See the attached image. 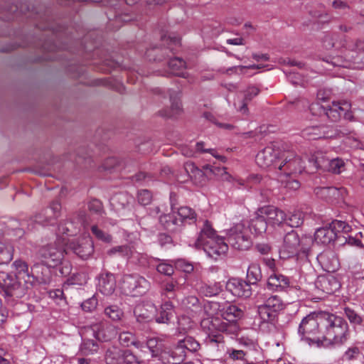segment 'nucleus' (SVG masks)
Listing matches in <instances>:
<instances>
[{"label":"nucleus","mask_w":364,"mask_h":364,"mask_svg":"<svg viewBox=\"0 0 364 364\" xmlns=\"http://www.w3.org/2000/svg\"><path fill=\"white\" fill-rule=\"evenodd\" d=\"M156 310V307L153 304H139L135 306L134 314L137 321L140 323L148 322L154 318Z\"/></svg>","instance_id":"24"},{"label":"nucleus","mask_w":364,"mask_h":364,"mask_svg":"<svg viewBox=\"0 0 364 364\" xmlns=\"http://www.w3.org/2000/svg\"><path fill=\"white\" fill-rule=\"evenodd\" d=\"M259 214L264 216L267 225L272 227H280L286 221L284 211L272 205H265L259 208Z\"/></svg>","instance_id":"18"},{"label":"nucleus","mask_w":364,"mask_h":364,"mask_svg":"<svg viewBox=\"0 0 364 364\" xmlns=\"http://www.w3.org/2000/svg\"><path fill=\"white\" fill-rule=\"evenodd\" d=\"M151 261V259L146 254L138 252L134 250L129 262L141 267H146L150 265Z\"/></svg>","instance_id":"56"},{"label":"nucleus","mask_w":364,"mask_h":364,"mask_svg":"<svg viewBox=\"0 0 364 364\" xmlns=\"http://www.w3.org/2000/svg\"><path fill=\"white\" fill-rule=\"evenodd\" d=\"M67 241L65 237L57 238L53 244H49L40 250L42 262L48 267H55L60 264L64 253H67Z\"/></svg>","instance_id":"8"},{"label":"nucleus","mask_w":364,"mask_h":364,"mask_svg":"<svg viewBox=\"0 0 364 364\" xmlns=\"http://www.w3.org/2000/svg\"><path fill=\"white\" fill-rule=\"evenodd\" d=\"M39 28L42 30H50L52 31V33L55 36V40L59 41V35L60 33L63 32L65 28L63 26L60 25H55L53 23H48L46 26H39Z\"/></svg>","instance_id":"63"},{"label":"nucleus","mask_w":364,"mask_h":364,"mask_svg":"<svg viewBox=\"0 0 364 364\" xmlns=\"http://www.w3.org/2000/svg\"><path fill=\"white\" fill-rule=\"evenodd\" d=\"M91 232L92 235L98 240L105 243H109L112 240L111 235L103 231L96 225H92Z\"/></svg>","instance_id":"59"},{"label":"nucleus","mask_w":364,"mask_h":364,"mask_svg":"<svg viewBox=\"0 0 364 364\" xmlns=\"http://www.w3.org/2000/svg\"><path fill=\"white\" fill-rule=\"evenodd\" d=\"M259 92V90L256 87H248L244 93L242 101L235 102V107L242 114H246L248 111L247 103L250 102Z\"/></svg>","instance_id":"31"},{"label":"nucleus","mask_w":364,"mask_h":364,"mask_svg":"<svg viewBox=\"0 0 364 364\" xmlns=\"http://www.w3.org/2000/svg\"><path fill=\"white\" fill-rule=\"evenodd\" d=\"M317 259L323 269L328 272H334L338 269L340 263L336 254L333 251H324L319 254Z\"/></svg>","instance_id":"23"},{"label":"nucleus","mask_w":364,"mask_h":364,"mask_svg":"<svg viewBox=\"0 0 364 364\" xmlns=\"http://www.w3.org/2000/svg\"><path fill=\"white\" fill-rule=\"evenodd\" d=\"M181 154L187 157H193L197 152L210 153L214 157L225 161V157L216 154V151L213 149H204V143L203 141L197 142L195 149L190 148L188 146H184L181 149Z\"/></svg>","instance_id":"28"},{"label":"nucleus","mask_w":364,"mask_h":364,"mask_svg":"<svg viewBox=\"0 0 364 364\" xmlns=\"http://www.w3.org/2000/svg\"><path fill=\"white\" fill-rule=\"evenodd\" d=\"M116 288L114 275L109 272H102L98 278L97 289L104 295H112Z\"/></svg>","instance_id":"21"},{"label":"nucleus","mask_w":364,"mask_h":364,"mask_svg":"<svg viewBox=\"0 0 364 364\" xmlns=\"http://www.w3.org/2000/svg\"><path fill=\"white\" fill-rule=\"evenodd\" d=\"M328 129V127L326 126H311L304 129L301 134L308 140L332 137L333 134H330Z\"/></svg>","instance_id":"25"},{"label":"nucleus","mask_w":364,"mask_h":364,"mask_svg":"<svg viewBox=\"0 0 364 364\" xmlns=\"http://www.w3.org/2000/svg\"><path fill=\"white\" fill-rule=\"evenodd\" d=\"M338 35L336 33L326 34L323 38V46L326 50H330L333 48L338 49L346 46V40L338 41Z\"/></svg>","instance_id":"39"},{"label":"nucleus","mask_w":364,"mask_h":364,"mask_svg":"<svg viewBox=\"0 0 364 364\" xmlns=\"http://www.w3.org/2000/svg\"><path fill=\"white\" fill-rule=\"evenodd\" d=\"M243 316V311L237 306L230 305L229 306L225 311L223 314L222 318H224L225 321L228 320V321L236 322L237 318H240Z\"/></svg>","instance_id":"50"},{"label":"nucleus","mask_w":364,"mask_h":364,"mask_svg":"<svg viewBox=\"0 0 364 364\" xmlns=\"http://www.w3.org/2000/svg\"><path fill=\"white\" fill-rule=\"evenodd\" d=\"M312 244L313 239L311 237H299L295 230H291L284 236L279 247V257L287 259L299 254L306 255Z\"/></svg>","instance_id":"4"},{"label":"nucleus","mask_w":364,"mask_h":364,"mask_svg":"<svg viewBox=\"0 0 364 364\" xmlns=\"http://www.w3.org/2000/svg\"><path fill=\"white\" fill-rule=\"evenodd\" d=\"M257 312L262 323H267L274 324L276 321L277 313L273 311L269 308H267L265 306L260 305L258 306Z\"/></svg>","instance_id":"43"},{"label":"nucleus","mask_w":364,"mask_h":364,"mask_svg":"<svg viewBox=\"0 0 364 364\" xmlns=\"http://www.w3.org/2000/svg\"><path fill=\"white\" fill-rule=\"evenodd\" d=\"M284 73L289 81L293 85L304 86L305 82H308L306 75L298 70H287Z\"/></svg>","instance_id":"40"},{"label":"nucleus","mask_w":364,"mask_h":364,"mask_svg":"<svg viewBox=\"0 0 364 364\" xmlns=\"http://www.w3.org/2000/svg\"><path fill=\"white\" fill-rule=\"evenodd\" d=\"M263 305L267 308H269L275 313L279 312L284 308V304L281 298L277 295L269 297Z\"/></svg>","instance_id":"55"},{"label":"nucleus","mask_w":364,"mask_h":364,"mask_svg":"<svg viewBox=\"0 0 364 364\" xmlns=\"http://www.w3.org/2000/svg\"><path fill=\"white\" fill-rule=\"evenodd\" d=\"M12 267L14 269V278L20 281V286L23 285L25 288H28L34 281V277L29 273L28 267L26 262L18 259L16 260Z\"/></svg>","instance_id":"20"},{"label":"nucleus","mask_w":364,"mask_h":364,"mask_svg":"<svg viewBox=\"0 0 364 364\" xmlns=\"http://www.w3.org/2000/svg\"><path fill=\"white\" fill-rule=\"evenodd\" d=\"M174 306L171 301L164 302L160 308V311L156 316V321L159 323H168L173 317Z\"/></svg>","instance_id":"33"},{"label":"nucleus","mask_w":364,"mask_h":364,"mask_svg":"<svg viewBox=\"0 0 364 364\" xmlns=\"http://www.w3.org/2000/svg\"><path fill=\"white\" fill-rule=\"evenodd\" d=\"M161 40L163 42H166L168 46L171 45L177 46L181 43V38L179 36H171L162 35ZM169 47L165 48L162 46H153L149 48L146 51V58L149 61H161L162 60L165 55L168 53V50H171Z\"/></svg>","instance_id":"13"},{"label":"nucleus","mask_w":364,"mask_h":364,"mask_svg":"<svg viewBox=\"0 0 364 364\" xmlns=\"http://www.w3.org/2000/svg\"><path fill=\"white\" fill-rule=\"evenodd\" d=\"M267 288L273 291H283L291 287L289 279L277 272L269 275L267 280Z\"/></svg>","instance_id":"22"},{"label":"nucleus","mask_w":364,"mask_h":364,"mask_svg":"<svg viewBox=\"0 0 364 364\" xmlns=\"http://www.w3.org/2000/svg\"><path fill=\"white\" fill-rule=\"evenodd\" d=\"M20 287V281L14 278V275L5 272H0V287L7 294L12 295L13 291Z\"/></svg>","instance_id":"27"},{"label":"nucleus","mask_w":364,"mask_h":364,"mask_svg":"<svg viewBox=\"0 0 364 364\" xmlns=\"http://www.w3.org/2000/svg\"><path fill=\"white\" fill-rule=\"evenodd\" d=\"M122 364H145L140 361L130 350H124Z\"/></svg>","instance_id":"64"},{"label":"nucleus","mask_w":364,"mask_h":364,"mask_svg":"<svg viewBox=\"0 0 364 364\" xmlns=\"http://www.w3.org/2000/svg\"><path fill=\"white\" fill-rule=\"evenodd\" d=\"M99 345L93 339L84 338L80 347V350L82 355H89L97 353Z\"/></svg>","instance_id":"41"},{"label":"nucleus","mask_w":364,"mask_h":364,"mask_svg":"<svg viewBox=\"0 0 364 364\" xmlns=\"http://www.w3.org/2000/svg\"><path fill=\"white\" fill-rule=\"evenodd\" d=\"M177 213L183 225L185 222L188 221L189 223H194L196 220V214L195 211L189 207H181L178 209Z\"/></svg>","instance_id":"49"},{"label":"nucleus","mask_w":364,"mask_h":364,"mask_svg":"<svg viewBox=\"0 0 364 364\" xmlns=\"http://www.w3.org/2000/svg\"><path fill=\"white\" fill-rule=\"evenodd\" d=\"M226 289L238 297L249 298L252 295L251 284L238 278H231L226 283Z\"/></svg>","instance_id":"19"},{"label":"nucleus","mask_w":364,"mask_h":364,"mask_svg":"<svg viewBox=\"0 0 364 364\" xmlns=\"http://www.w3.org/2000/svg\"><path fill=\"white\" fill-rule=\"evenodd\" d=\"M161 225L167 230L176 232L181 231L183 225L181 220L173 214H163L159 217Z\"/></svg>","instance_id":"29"},{"label":"nucleus","mask_w":364,"mask_h":364,"mask_svg":"<svg viewBox=\"0 0 364 364\" xmlns=\"http://www.w3.org/2000/svg\"><path fill=\"white\" fill-rule=\"evenodd\" d=\"M200 292L205 296H213L218 295L220 291V285L218 283L202 284L199 288Z\"/></svg>","instance_id":"53"},{"label":"nucleus","mask_w":364,"mask_h":364,"mask_svg":"<svg viewBox=\"0 0 364 364\" xmlns=\"http://www.w3.org/2000/svg\"><path fill=\"white\" fill-rule=\"evenodd\" d=\"M220 305L217 302L207 301L202 306L201 314L207 316L200 321L203 331L208 334L210 345H223L224 340L221 333L227 335H236L239 331L235 322L225 321L224 318L215 316L219 311Z\"/></svg>","instance_id":"1"},{"label":"nucleus","mask_w":364,"mask_h":364,"mask_svg":"<svg viewBox=\"0 0 364 364\" xmlns=\"http://www.w3.org/2000/svg\"><path fill=\"white\" fill-rule=\"evenodd\" d=\"M68 251H73L82 259H87L94 252V242L89 236L67 242Z\"/></svg>","instance_id":"15"},{"label":"nucleus","mask_w":364,"mask_h":364,"mask_svg":"<svg viewBox=\"0 0 364 364\" xmlns=\"http://www.w3.org/2000/svg\"><path fill=\"white\" fill-rule=\"evenodd\" d=\"M278 170L284 177H296L304 170V161L291 150H284L277 161Z\"/></svg>","instance_id":"6"},{"label":"nucleus","mask_w":364,"mask_h":364,"mask_svg":"<svg viewBox=\"0 0 364 364\" xmlns=\"http://www.w3.org/2000/svg\"><path fill=\"white\" fill-rule=\"evenodd\" d=\"M322 316L323 311L307 315L301 320L298 328V333L302 339L318 346H321Z\"/></svg>","instance_id":"5"},{"label":"nucleus","mask_w":364,"mask_h":364,"mask_svg":"<svg viewBox=\"0 0 364 364\" xmlns=\"http://www.w3.org/2000/svg\"><path fill=\"white\" fill-rule=\"evenodd\" d=\"M170 101H171V109L168 113L164 114V115L167 117H172L176 114H178L181 110V102L180 100L179 93L177 92H174L173 93L170 94Z\"/></svg>","instance_id":"45"},{"label":"nucleus","mask_w":364,"mask_h":364,"mask_svg":"<svg viewBox=\"0 0 364 364\" xmlns=\"http://www.w3.org/2000/svg\"><path fill=\"white\" fill-rule=\"evenodd\" d=\"M262 279L260 266L258 264H251L247 272V279L250 284H255Z\"/></svg>","instance_id":"46"},{"label":"nucleus","mask_w":364,"mask_h":364,"mask_svg":"<svg viewBox=\"0 0 364 364\" xmlns=\"http://www.w3.org/2000/svg\"><path fill=\"white\" fill-rule=\"evenodd\" d=\"M85 331L87 333H90L96 340L101 342L111 341L115 338L117 333L114 326L103 323L92 324L86 328Z\"/></svg>","instance_id":"17"},{"label":"nucleus","mask_w":364,"mask_h":364,"mask_svg":"<svg viewBox=\"0 0 364 364\" xmlns=\"http://www.w3.org/2000/svg\"><path fill=\"white\" fill-rule=\"evenodd\" d=\"M159 356L164 364H178L183 360L186 354L181 350H178L176 346L174 350L161 351Z\"/></svg>","instance_id":"30"},{"label":"nucleus","mask_w":364,"mask_h":364,"mask_svg":"<svg viewBox=\"0 0 364 364\" xmlns=\"http://www.w3.org/2000/svg\"><path fill=\"white\" fill-rule=\"evenodd\" d=\"M80 43L78 41H74L72 43V46H67L65 44H62L60 46H57L56 42L54 40H46L42 44V49L45 52L53 53L56 52L59 50H65L69 49L70 52L73 53L76 50L75 48H73V46L78 45Z\"/></svg>","instance_id":"36"},{"label":"nucleus","mask_w":364,"mask_h":364,"mask_svg":"<svg viewBox=\"0 0 364 364\" xmlns=\"http://www.w3.org/2000/svg\"><path fill=\"white\" fill-rule=\"evenodd\" d=\"M184 168L191 181L199 186H203L206 183L209 177L208 173L220 175L225 180L230 178V175L224 167L216 168L210 165H205L203 166V169H200L193 162L187 161L184 164Z\"/></svg>","instance_id":"7"},{"label":"nucleus","mask_w":364,"mask_h":364,"mask_svg":"<svg viewBox=\"0 0 364 364\" xmlns=\"http://www.w3.org/2000/svg\"><path fill=\"white\" fill-rule=\"evenodd\" d=\"M105 315L112 321H118L123 316L122 310L117 305H111L105 309Z\"/></svg>","instance_id":"58"},{"label":"nucleus","mask_w":364,"mask_h":364,"mask_svg":"<svg viewBox=\"0 0 364 364\" xmlns=\"http://www.w3.org/2000/svg\"><path fill=\"white\" fill-rule=\"evenodd\" d=\"M336 239V235L330 227L318 228L314 234V240L317 243L328 245Z\"/></svg>","instance_id":"32"},{"label":"nucleus","mask_w":364,"mask_h":364,"mask_svg":"<svg viewBox=\"0 0 364 364\" xmlns=\"http://www.w3.org/2000/svg\"><path fill=\"white\" fill-rule=\"evenodd\" d=\"M13 247L0 242V264L9 262L13 258Z\"/></svg>","instance_id":"57"},{"label":"nucleus","mask_w":364,"mask_h":364,"mask_svg":"<svg viewBox=\"0 0 364 364\" xmlns=\"http://www.w3.org/2000/svg\"><path fill=\"white\" fill-rule=\"evenodd\" d=\"M120 343L124 346L129 347L134 346L136 348H142L144 345L143 343L136 340L135 336L130 332H122L119 336Z\"/></svg>","instance_id":"42"},{"label":"nucleus","mask_w":364,"mask_h":364,"mask_svg":"<svg viewBox=\"0 0 364 364\" xmlns=\"http://www.w3.org/2000/svg\"><path fill=\"white\" fill-rule=\"evenodd\" d=\"M3 10L6 14L5 19L6 21L13 20L16 17H17L19 14H23L25 12L24 6H23V5H21V6H19L18 4H7L3 8Z\"/></svg>","instance_id":"47"},{"label":"nucleus","mask_w":364,"mask_h":364,"mask_svg":"<svg viewBox=\"0 0 364 364\" xmlns=\"http://www.w3.org/2000/svg\"><path fill=\"white\" fill-rule=\"evenodd\" d=\"M181 306L186 310H189L196 315L200 316L202 311V305L198 297L195 296H188L185 297L181 302Z\"/></svg>","instance_id":"35"},{"label":"nucleus","mask_w":364,"mask_h":364,"mask_svg":"<svg viewBox=\"0 0 364 364\" xmlns=\"http://www.w3.org/2000/svg\"><path fill=\"white\" fill-rule=\"evenodd\" d=\"M304 222V213L300 210H294L287 215V219L284 223L288 224L291 228H298L302 225Z\"/></svg>","instance_id":"51"},{"label":"nucleus","mask_w":364,"mask_h":364,"mask_svg":"<svg viewBox=\"0 0 364 364\" xmlns=\"http://www.w3.org/2000/svg\"><path fill=\"white\" fill-rule=\"evenodd\" d=\"M351 104L348 101H333L332 105L328 107H326L324 114L332 122H337L342 115L346 119L353 120V115L350 111Z\"/></svg>","instance_id":"14"},{"label":"nucleus","mask_w":364,"mask_h":364,"mask_svg":"<svg viewBox=\"0 0 364 364\" xmlns=\"http://www.w3.org/2000/svg\"><path fill=\"white\" fill-rule=\"evenodd\" d=\"M195 247L197 249H203L210 257L214 259L225 255L228 250V245L224 238L216 234L208 220L204 222L203 227L195 242Z\"/></svg>","instance_id":"3"},{"label":"nucleus","mask_w":364,"mask_h":364,"mask_svg":"<svg viewBox=\"0 0 364 364\" xmlns=\"http://www.w3.org/2000/svg\"><path fill=\"white\" fill-rule=\"evenodd\" d=\"M282 151L275 149L272 146H268L260 151L256 156V162L261 168H266L274 166L277 168V161Z\"/></svg>","instance_id":"16"},{"label":"nucleus","mask_w":364,"mask_h":364,"mask_svg":"<svg viewBox=\"0 0 364 364\" xmlns=\"http://www.w3.org/2000/svg\"><path fill=\"white\" fill-rule=\"evenodd\" d=\"M120 285L122 292L132 296L143 295L150 287L149 281L137 274H124Z\"/></svg>","instance_id":"10"},{"label":"nucleus","mask_w":364,"mask_h":364,"mask_svg":"<svg viewBox=\"0 0 364 364\" xmlns=\"http://www.w3.org/2000/svg\"><path fill=\"white\" fill-rule=\"evenodd\" d=\"M344 313L349 321L354 325H361L363 319L361 316L350 307H345Z\"/></svg>","instance_id":"60"},{"label":"nucleus","mask_w":364,"mask_h":364,"mask_svg":"<svg viewBox=\"0 0 364 364\" xmlns=\"http://www.w3.org/2000/svg\"><path fill=\"white\" fill-rule=\"evenodd\" d=\"M330 228L336 235V238L338 237L339 233H348L351 230V226L346 222L335 220L329 225Z\"/></svg>","instance_id":"54"},{"label":"nucleus","mask_w":364,"mask_h":364,"mask_svg":"<svg viewBox=\"0 0 364 364\" xmlns=\"http://www.w3.org/2000/svg\"><path fill=\"white\" fill-rule=\"evenodd\" d=\"M174 267L176 269L187 274L191 273L194 269L192 263L183 259L176 260L174 262Z\"/></svg>","instance_id":"61"},{"label":"nucleus","mask_w":364,"mask_h":364,"mask_svg":"<svg viewBox=\"0 0 364 364\" xmlns=\"http://www.w3.org/2000/svg\"><path fill=\"white\" fill-rule=\"evenodd\" d=\"M88 37L85 38V42L86 44L83 47H80L77 49V55H82L85 59H89L91 57L99 54V49L94 46L92 43H87Z\"/></svg>","instance_id":"48"},{"label":"nucleus","mask_w":364,"mask_h":364,"mask_svg":"<svg viewBox=\"0 0 364 364\" xmlns=\"http://www.w3.org/2000/svg\"><path fill=\"white\" fill-rule=\"evenodd\" d=\"M124 350L117 346L109 348L105 353V362L107 364H122Z\"/></svg>","instance_id":"34"},{"label":"nucleus","mask_w":364,"mask_h":364,"mask_svg":"<svg viewBox=\"0 0 364 364\" xmlns=\"http://www.w3.org/2000/svg\"><path fill=\"white\" fill-rule=\"evenodd\" d=\"M200 348L199 343L193 337L188 336L178 341L177 350L183 351L186 354V350L191 352H196Z\"/></svg>","instance_id":"38"},{"label":"nucleus","mask_w":364,"mask_h":364,"mask_svg":"<svg viewBox=\"0 0 364 364\" xmlns=\"http://www.w3.org/2000/svg\"><path fill=\"white\" fill-rule=\"evenodd\" d=\"M321 194L326 195L328 197H333L336 199L343 198L346 194V189L336 187H323L319 189Z\"/></svg>","instance_id":"52"},{"label":"nucleus","mask_w":364,"mask_h":364,"mask_svg":"<svg viewBox=\"0 0 364 364\" xmlns=\"http://www.w3.org/2000/svg\"><path fill=\"white\" fill-rule=\"evenodd\" d=\"M79 221L74 223L70 221H65L60 223L58 226V233L62 235H66L68 236L75 235L80 229V225H83L85 228L87 225V222L85 219V214L79 215Z\"/></svg>","instance_id":"26"},{"label":"nucleus","mask_w":364,"mask_h":364,"mask_svg":"<svg viewBox=\"0 0 364 364\" xmlns=\"http://www.w3.org/2000/svg\"><path fill=\"white\" fill-rule=\"evenodd\" d=\"M134 248L133 246L130 245H119L116 246L108 250L107 254L109 256H112L114 255H119L121 257L127 258L129 261H130Z\"/></svg>","instance_id":"44"},{"label":"nucleus","mask_w":364,"mask_h":364,"mask_svg":"<svg viewBox=\"0 0 364 364\" xmlns=\"http://www.w3.org/2000/svg\"><path fill=\"white\" fill-rule=\"evenodd\" d=\"M310 161H313L317 169H322L333 174H341L346 170V162L344 159L337 157L327 159L321 152L312 156Z\"/></svg>","instance_id":"12"},{"label":"nucleus","mask_w":364,"mask_h":364,"mask_svg":"<svg viewBox=\"0 0 364 364\" xmlns=\"http://www.w3.org/2000/svg\"><path fill=\"white\" fill-rule=\"evenodd\" d=\"M267 223L264 218L259 214V208L255 213V216L250 222V230H253L256 234L265 232L267 228Z\"/></svg>","instance_id":"37"},{"label":"nucleus","mask_w":364,"mask_h":364,"mask_svg":"<svg viewBox=\"0 0 364 364\" xmlns=\"http://www.w3.org/2000/svg\"><path fill=\"white\" fill-rule=\"evenodd\" d=\"M341 283L332 274L320 275L314 284H310L308 291L314 299H321L323 294H332L338 290Z\"/></svg>","instance_id":"9"},{"label":"nucleus","mask_w":364,"mask_h":364,"mask_svg":"<svg viewBox=\"0 0 364 364\" xmlns=\"http://www.w3.org/2000/svg\"><path fill=\"white\" fill-rule=\"evenodd\" d=\"M287 179H283L282 176H280V181L284 185V187L289 190L296 191L300 188V182L296 179V177H286Z\"/></svg>","instance_id":"62"},{"label":"nucleus","mask_w":364,"mask_h":364,"mask_svg":"<svg viewBox=\"0 0 364 364\" xmlns=\"http://www.w3.org/2000/svg\"><path fill=\"white\" fill-rule=\"evenodd\" d=\"M321 334V346L342 345L350 337L349 326L342 316L323 311Z\"/></svg>","instance_id":"2"},{"label":"nucleus","mask_w":364,"mask_h":364,"mask_svg":"<svg viewBox=\"0 0 364 364\" xmlns=\"http://www.w3.org/2000/svg\"><path fill=\"white\" fill-rule=\"evenodd\" d=\"M228 240L233 248L239 250H246L252 245L250 230L242 223H237L230 228Z\"/></svg>","instance_id":"11"}]
</instances>
